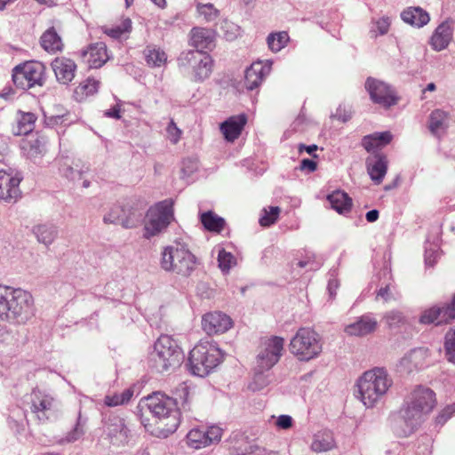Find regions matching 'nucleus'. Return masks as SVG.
Listing matches in <instances>:
<instances>
[{
	"instance_id": "ddd939ff",
	"label": "nucleus",
	"mask_w": 455,
	"mask_h": 455,
	"mask_svg": "<svg viewBox=\"0 0 455 455\" xmlns=\"http://www.w3.org/2000/svg\"><path fill=\"white\" fill-rule=\"evenodd\" d=\"M283 345L284 339L278 336L263 339L256 358L257 367L269 371L282 356Z\"/></svg>"
},
{
	"instance_id": "a878e982",
	"label": "nucleus",
	"mask_w": 455,
	"mask_h": 455,
	"mask_svg": "<svg viewBox=\"0 0 455 455\" xmlns=\"http://www.w3.org/2000/svg\"><path fill=\"white\" fill-rule=\"evenodd\" d=\"M247 122L244 115L229 117L220 125V131L228 141H234L237 139Z\"/></svg>"
},
{
	"instance_id": "0eeeda50",
	"label": "nucleus",
	"mask_w": 455,
	"mask_h": 455,
	"mask_svg": "<svg viewBox=\"0 0 455 455\" xmlns=\"http://www.w3.org/2000/svg\"><path fill=\"white\" fill-rule=\"evenodd\" d=\"M289 348L299 360L309 361L317 357L323 350L321 337L311 328H299L291 339Z\"/></svg>"
},
{
	"instance_id": "c756f323",
	"label": "nucleus",
	"mask_w": 455,
	"mask_h": 455,
	"mask_svg": "<svg viewBox=\"0 0 455 455\" xmlns=\"http://www.w3.org/2000/svg\"><path fill=\"white\" fill-rule=\"evenodd\" d=\"M449 126V114L441 109L432 111L429 116L428 129L436 137L442 136Z\"/></svg>"
},
{
	"instance_id": "a18cd8bd",
	"label": "nucleus",
	"mask_w": 455,
	"mask_h": 455,
	"mask_svg": "<svg viewBox=\"0 0 455 455\" xmlns=\"http://www.w3.org/2000/svg\"><path fill=\"white\" fill-rule=\"evenodd\" d=\"M124 204L112 205L103 216V223L106 225H121L123 220Z\"/></svg>"
},
{
	"instance_id": "603ef678",
	"label": "nucleus",
	"mask_w": 455,
	"mask_h": 455,
	"mask_svg": "<svg viewBox=\"0 0 455 455\" xmlns=\"http://www.w3.org/2000/svg\"><path fill=\"white\" fill-rule=\"evenodd\" d=\"M219 267L223 272H228L229 269L236 264L235 258L231 252L221 249L218 253Z\"/></svg>"
},
{
	"instance_id": "37998d69",
	"label": "nucleus",
	"mask_w": 455,
	"mask_h": 455,
	"mask_svg": "<svg viewBox=\"0 0 455 455\" xmlns=\"http://www.w3.org/2000/svg\"><path fill=\"white\" fill-rule=\"evenodd\" d=\"M204 227L212 232H220L223 229L225 220L212 212H207L201 215Z\"/></svg>"
},
{
	"instance_id": "7c9ffc66",
	"label": "nucleus",
	"mask_w": 455,
	"mask_h": 455,
	"mask_svg": "<svg viewBox=\"0 0 455 455\" xmlns=\"http://www.w3.org/2000/svg\"><path fill=\"white\" fill-rule=\"evenodd\" d=\"M36 116L31 112L18 111L16 124L12 127V133L16 136L27 135L35 128Z\"/></svg>"
},
{
	"instance_id": "864d4df0",
	"label": "nucleus",
	"mask_w": 455,
	"mask_h": 455,
	"mask_svg": "<svg viewBox=\"0 0 455 455\" xmlns=\"http://www.w3.org/2000/svg\"><path fill=\"white\" fill-rule=\"evenodd\" d=\"M390 27V20L388 17H382L379 20H377L373 23V27L371 28L370 33L371 34V36L377 37L379 36L386 35Z\"/></svg>"
},
{
	"instance_id": "72a5a7b5",
	"label": "nucleus",
	"mask_w": 455,
	"mask_h": 455,
	"mask_svg": "<svg viewBox=\"0 0 455 455\" xmlns=\"http://www.w3.org/2000/svg\"><path fill=\"white\" fill-rule=\"evenodd\" d=\"M392 138L390 132H374L364 136L362 144L368 152H371L389 144Z\"/></svg>"
},
{
	"instance_id": "c9c22d12",
	"label": "nucleus",
	"mask_w": 455,
	"mask_h": 455,
	"mask_svg": "<svg viewBox=\"0 0 455 455\" xmlns=\"http://www.w3.org/2000/svg\"><path fill=\"white\" fill-rule=\"evenodd\" d=\"M42 47L48 52L55 53L63 48V43L54 28H48L40 39Z\"/></svg>"
},
{
	"instance_id": "052dcab7",
	"label": "nucleus",
	"mask_w": 455,
	"mask_h": 455,
	"mask_svg": "<svg viewBox=\"0 0 455 455\" xmlns=\"http://www.w3.org/2000/svg\"><path fill=\"white\" fill-rule=\"evenodd\" d=\"M66 112L58 113L56 115L45 116V123L47 125L54 126L62 124L66 121Z\"/></svg>"
},
{
	"instance_id": "13d9d810",
	"label": "nucleus",
	"mask_w": 455,
	"mask_h": 455,
	"mask_svg": "<svg viewBox=\"0 0 455 455\" xmlns=\"http://www.w3.org/2000/svg\"><path fill=\"white\" fill-rule=\"evenodd\" d=\"M167 137L172 144L178 143L180 139L181 131L177 127L173 120H171L166 128Z\"/></svg>"
},
{
	"instance_id": "6e6d98bb",
	"label": "nucleus",
	"mask_w": 455,
	"mask_h": 455,
	"mask_svg": "<svg viewBox=\"0 0 455 455\" xmlns=\"http://www.w3.org/2000/svg\"><path fill=\"white\" fill-rule=\"evenodd\" d=\"M84 434V425L81 423L80 419L77 420L74 429L68 433L66 437L60 443H74L81 438Z\"/></svg>"
},
{
	"instance_id": "ea45409f",
	"label": "nucleus",
	"mask_w": 455,
	"mask_h": 455,
	"mask_svg": "<svg viewBox=\"0 0 455 455\" xmlns=\"http://www.w3.org/2000/svg\"><path fill=\"white\" fill-rule=\"evenodd\" d=\"M230 450L234 455H247L251 452L247 437L241 433H235L230 437Z\"/></svg>"
},
{
	"instance_id": "c03bdc74",
	"label": "nucleus",
	"mask_w": 455,
	"mask_h": 455,
	"mask_svg": "<svg viewBox=\"0 0 455 455\" xmlns=\"http://www.w3.org/2000/svg\"><path fill=\"white\" fill-rule=\"evenodd\" d=\"M266 371H267L255 367L253 379L248 386L250 390L253 392L260 391L270 383V374L266 373Z\"/></svg>"
},
{
	"instance_id": "473e14b6",
	"label": "nucleus",
	"mask_w": 455,
	"mask_h": 455,
	"mask_svg": "<svg viewBox=\"0 0 455 455\" xmlns=\"http://www.w3.org/2000/svg\"><path fill=\"white\" fill-rule=\"evenodd\" d=\"M191 44L197 50L204 52V50L211 49L213 46L212 33L203 28H196L191 30Z\"/></svg>"
},
{
	"instance_id": "dca6fc26",
	"label": "nucleus",
	"mask_w": 455,
	"mask_h": 455,
	"mask_svg": "<svg viewBox=\"0 0 455 455\" xmlns=\"http://www.w3.org/2000/svg\"><path fill=\"white\" fill-rule=\"evenodd\" d=\"M455 319V296L450 304L443 306H435L424 311L420 316V323L428 324L435 323L436 325L448 323Z\"/></svg>"
},
{
	"instance_id": "e433bc0d",
	"label": "nucleus",
	"mask_w": 455,
	"mask_h": 455,
	"mask_svg": "<svg viewBox=\"0 0 455 455\" xmlns=\"http://www.w3.org/2000/svg\"><path fill=\"white\" fill-rule=\"evenodd\" d=\"M32 231L37 241L46 246L52 244L58 235L57 228L52 224H38Z\"/></svg>"
},
{
	"instance_id": "f704fd0d",
	"label": "nucleus",
	"mask_w": 455,
	"mask_h": 455,
	"mask_svg": "<svg viewBox=\"0 0 455 455\" xmlns=\"http://www.w3.org/2000/svg\"><path fill=\"white\" fill-rule=\"evenodd\" d=\"M335 447L333 435L330 431H319L315 434L311 449L315 452H325Z\"/></svg>"
},
{
	"instance_id": "79ce46f5",
	"label": "nucleus",
	"mask_w": 455,
	"mask_h": 455,
	"mask_svg": "<svg viewBox=\"0 0 455 455\" xmlns=\"http://www.w3.org/2000/svg\"><path fill=\"white\" fill-rule=\"evenodd\" d=\"M147 63L152 67H161L167 60L166 53L156 46H148L144 51Z\"/></svg>"
},
{
	"instance_id": "69168bd1",
	"label": "nucleus",
	"mask_w": 455,
	"mask_h": 455,
	"mask_svg": "<svg viewBox=\"0 0 455 455\" xmlns=\"http://www.w3.org/2000/svg\"><path fill=\"white\" fill-rule=\"evenodd\" d=\"M317 164L315 161L310 159H303L300 163L299 169L301 171H308L310 172H315L316 170Z\"/></svg>"
},
{
	"instance_id": "4be33fe9",
	"label": "nucleus",
	"mask_w": 455,
	"mask_h": 455,
	"mask_svg": "<svg viewBox=\"0 0 455 455\" xmlns=\"http://www.w3.org/2000/svg\"><path fill=\"white\" fill-rule=\"evenodd\" d=\"M82 58L90 68H101L109 60L106 44L98 42L90 44L86 50L82 52Z\"/></svg>"
},
{
	"instance_id": "0e129e2a",
	"label": "nucleus",
	"mask_w": 455,
	"mask_h": 455,
	"mask_svg": "<svg viewBox=\"0 0 455 455\" xmlns=\"http://www.w3.org/2000/svg\"><path fill=\"white\" fill-rule=\"evenodd\" d=\"M10 339L11 333L9 330L5 326L0 324V348L8 345Z\"/></svg>"
},
{
	"instance_id": "bb28decb",
	"label": "nucleus",
	"mask_w": 455,
	"mask_h": 455,
	"mask_svg": "<svg viewBox=\"0 0 455 455\" xmlns=\"http://www.w3.org/2000/svg\"><path fill=\"white\" fill-rule=\"evenodd\" d=\"M452 27L449 21L442 22L431 36L430 44L434 50L445 49L452 39Z\"/></svg>"
},
{
	"instance_id": "1a4fd4ad",
	"label": "nucleus",
	"mask_w": 455,
	"mask_h": 455,
	"mask_svg": "<svg viewBox=\"0 0 455 455\" xmlns=\"http://www.w3.org/2000/svg\"><path fill=\"white\" fill-rule=\"evenodd\" d=\"M173 218L172 205L168 201L156 204L148 210L145 222L144 236L150 238L161 233Z\"/></svg>"
},
{
	"instance_id": "09e8293b",
	"label": "nucleus",
	"mask_w": 455,
	"mask_h": 455,
	"mask_svg": "<svg viewBox=\"0 0 455 455\" xmlns=\"http://www.w3.org/2000/svg\"><path fill=\"white\" fill-rule=\"evenodd\" d=\"M196 11L200 17L206 22H212L218 19L220 12L214 7L212 4H196Z\"/></svg>"
},
{
	"instance_id": "412c9836",
	"label": "nucleus",
	"mask_w": 455,
	"mask_h": 455,
	"mask_svg": "<svg viewBox=\"0 0 455 455\" xmlns=\"http://www.w3.org/2000/svg\"><path fill=\"white\" fill-rule=\"evenodd\" d=\"M186 59L188 62H194L196 79L203 81L210 76L212 71V60L210 55L201 52H188Z\"/></svg>"
},
{
	"instance_id": "bf43d9fd",
	"label": "nucleus",
	"mask_w": 455,
	"mask_h": 455,
	"mask_svg": "<svg viewBox=\"0 0 455 455\" xmlns=\"http://www.w3.org/2000/svg\"><path fill=\"white\" fill-rule=\"evenodd\" d=\"M275 426L278 429L287 430L292 427L293 419L290 415H280L276 418Z\"/></svg>"
},
{
	"instance_id": "423d86ee",
	"label": "nucleus",
	"mask_w": 455,
	"mask_h": 455,
	"mask_svg": "<svg viewBox=\"0 0 455 455\" xmlns=\"http://www.w3.org/2000/svg\"><path fill=\"white\" fill-rule=\"evenodd\" d=\"M183 353L177 342L168 335H162L156 341L150 360L158 372H166L180 365Z\"/></svg>"
},
{
	"instance_id": "f257e3e1",
	"label": "nucleus",
	"mask_w": 455,
	"mask_h": 455,
	"mask_svg": "<svg viewBox=\"0 0 455 455\" xmlns=\"http://www.w3.org/2000/svg\"><path fill=\"white\" fill-rule=\"evenodd\" d=\"M435 403L433 390L423 386L415 387L399 412L395 427L396 434L400 436L411 435L420 424L423 416L432 411Z\"/></svg>"
},
{
	"instance_id": "39448f33",
	"label": "nucleus",
	"mask_w": 455,
	"mask_h": 455,
	"mask_svg": "<svg viewBox=\"0 0 455 455\" xmlns=\"http://www.w3.org/2000/svg\"><path fill=\"white\" fill-rule=\"evenodd\" d=\"M197 260L189 249L181 243L166 246L161 253L160 265L166 272L188 276L196 269Z\"/></svg>"
},
{
	"instance_id": "5701e85b",
	"label": "nucleus",
	"mask_w": 455,
	"mask_h": 455,
	"mask_svg": "<svg viewBox=\"0 0 455 455\" xmlns=\"http://www.w3.org/2000/svg\"><path fill=\"white\" fill-rule=\"evenodd\" d=\"M56 79L62 84H68L76 76V64L69 58L57 57L52 62Z\"/></svg>"
},
{
	"instance_id": "6ab92c4d",
	"label": "nucleus",
	"mask_w": 455,
	"mask_h": 455,
	"mask_svg": "<svg viewBox=\"0 0 455 455\" xmlns=\"http://www.w3.org/2000/svg\"><path fill=\"white\" fill-rule=\"evenodd\" d=\"M379 323L376 318L371 315H363L355 322L344 328V332L348 336L365 337L376 331Z\"/></svg>"
},
{
	"instance_id": "58836bf2",
	"label": "nucleus",
	"mask_w": 455,
	"mask_h": 455,
	"mask_svg": "<svg viewBox=\"0 0 455 455\" xmlns=\"http://www.w3.org/2000/svg\"><path fill=\"white\" fill-rule=\"evenodd\" d=\"M331 207L339 213H346L351 210L352 199L343 191H335L328 196Z\"/></svg>"
},
{
	"instance_id": "6e6552de",
	"label": "nucleus",
	"mask_w": 455,
	"mask_h": 455,
	"mask_svg": "<svg viewBox=\"0 0 455 455\" xmlns=\"http://www.w3.org/2000/svg\"><path fill=\"white\" fill-rule=\"evenodd\" d=\"M220 357L221 352L218 347L209 343H200L189 353V371L196 376H206L220 363Z\"/></svg>"
},
{
	"instance_id": "20e7f679",
	"label": "nucleus",
	"mask_w": 455,
	"mask_h": 455,
	"mask_svg": "<svg viewBox=\"0 0 455 455\" xmlns=\"http://www.w3.org/2000/svg\"><path fill=\"white\" fill-rule=\"evenodd\" d=\"M139 406L142 411H148L153 417L163 421L167 431L174 432L180 423L176 400L161 392H155L142 398Z\"/></svg>"
},
{
	"instance_id": "aec40b11",
	"label": "nucleus",
	"mask_w": 455,
	"mask_h": 455,
	"mask_svg": "<svg viewBox=\"0 0 455 455\" xmlns=\"http://www.w3.org/2000/svg\"><path fill=\"white\" fill-rule=\"evenodd\" d=\"M365 164L367 172L374 184H381L388 167L387 156L381 153L373 154L366 158Z\"/></svg>"
},
{
	"instance_id": "9d476101",
	"label": "nucleus",
	"mask_w": 455,
	"mask_h": 455,
	"mask_svg": "<svg viewBox=\"0 0 455 455\" xmlns=\"http://www.w3.org/2000/svg\"><path fill=\"white\" fill-rule=\"evenodd\" d=\"M45 68L39 61H28L13 68L12 81L16 87L28 90L44 82Z\"/></svg>"
},
{
	"instance_id": "9b49d317",
	"label": "nucleus",
	"mask_w": 455,
	"mask_h": 455,
	"mask_svg": "<svg viewBox=\"0 0 455 455\" xmlns=\"http://www.w3.org/2000/svg\"><path fill=\"white\" fill-rule=\"evenodd\" d=\"M103 435L108 443L116 448L128 445L132 436L129 424L118 415H110L105 419Z\"/></svg>"
},
{
	"instance_id": "a211bd4d",
	"label": "nucleus",
	"mask_w": 455,
	"mask_h": 455,
	"mask_svg": "<svg viewBox=\"0 0 455 455\" xmlns=\"http://www.w3.org/2000/svg\"><path fill=\"white\" fill-rule=\"evenodd\" d=\"M202 326L209 335L223 333L231 328L232 320L221 312L208 313L203 316Z\"/></svg>"
},
{
	"instance_id": "49530a36",
	"label": "nucleus",
	"mask_w": 455,
	"mask_h": 455,
	"mask_svg": "<svg viewBox=\"0 0 455 455\" xmlns=\"http://www.w3.org/2000/svg\"><path fill=\"white\" fill-rule=\"evenodd\" d=\"M133 395V391L131 389H125L121 394H114L106 395L104 398V403L109 407H115L127 403Z\"/></svg>"
},
{
	"instance_id": "680f3d73",
	"label": "nucleus",
	"mask_w": 455,
	"mask_h": 455,
	"mask_svg": "<svg viewBox=\"0 0 455 455\" xmlns=\"http://www.w3.org/2000/svg\"><path fill=\"white\" fill-rule=\"evenodd\" d=\"M455 412V403L445 407L436 418L439 424H444Z\"/></svg>"
},
{
	"instance_id": "4d7b16f0",
	"label": "nucleus",
	"mask_w": 455,
	"mask_h": 455,
	"mask_svg": "<svg viewBox=\"0 0 455 455\" xmlns=\"http://www.w3.org/2000/svg\"><path fill=\"white\" fill-rule=\"evenodd\" d=\"M384 320L390 328H393L403 323L404 317L401 312L392 310L385 314Z\"/></svg>"
},
{
	"instance_id": "4468645a",
	"label": "nucleus",
	"mask_w": 455,
	"mask_h": 455,
	"mask_svg": "<svg viewBox=\"0 0 455 455\" xmlns=\"http://www.w3.org/2000/svg\"><path fill=\"white\" fill-rule=\"evenodd\" d=\"M365 89L374 103L386 108L398 102L395 92L382 81L369 77L365 82Z\"/></svg>"
},
{
	"instance_id": "e2e57ef3",
	"label": "nucleus",
	"mask_w": 455,
	"mask_h": 455,
	"mask_svg": "<svg viewBox=\"0 0 455 455\" xmlns=\"http://www.w3.org/2000/svg\"><path fill=\"white\" fill-rule=\"evenodd\" d=\"M377 297L381 298L384 301H389L396 299L395 294L392 292L391 286L389 284L385 287H381L378 291Z\"/></svg>"
},
{
	"instance_id": "b1692460",
	"label": "nucleus",
	"mask_w": 455,
	"mask_h": 455,
	"mask_svg": "<svg viewBox=\"0 0 455 455\" xmlns=\"http://www.w3.org/2000/svg\"><path fill=\"white\" fill-rule=\"evenodd\" d=\"M270 64L262 61L254 62L245 70L244 84L248 90L257 88L263 79L269 74Z\"/></svg>"
},
{
	"instance_id": "f3484780",
	"label": "nucleus",
	"mask_w": 455,
	"mask_h": 455,
	"mask_svg": "<svg viewBox=\"0 0 455 455\" xmlns=\"http://www.w3.org/2000/svg\"><path fill=\"white\" fill-rule=\"evenodd\" d=\"M22 178L16 174L12 176L0 170V200L7 203L15 202L20 196V183Z\"/></svg>"
},
{
	"instance_id": "c85d7f7f",
	"label": "nucleus",
	"mask_w": 455,
	"mask_h": 455,
	"mask_svg": "<svg viewBox=\"0 0 455 455\" xmlns=\"http://www.w3.org/2000/svg\"><path fill=\"white\" fill-rule=\"evenodd\" d=\"M401 19L407 24L416 28H422L430 20L427 11L421 7H408L401 12Z\"/></svg>"
},
{
	"instance_id": "3c124183",
	"label": "nucleus",
	"mask_w": 455,
	"mask_h": 455,
	"mask_svg": "<svg viewBox=\"0 0 455 455\" xmlns=\"http://www.w3.org/2000/svg\"><path fill=\"white\" fill-rule=\"evenodd\" d=\"M132 28V21L130 19H125L120 25L111 28H104V32L112 38H119L124 33L129 32Z\"/></svg>"
},
{
	"instance_id": "2eb2a0df",
	"label": "nucleus",
	"mask_w": 455,
	"mask_h": 455,
	"mask_svg": "<svg viewBox=\"0 0 455 455\" xmlns=\"http://www.w3.org/2000/svg\"><path fill=\"white\" fill-rule=\"evenodd\" d=\"M30 403L31 411L40 421H45L55 407V399L51 394L36 387L30 394Z\"/></svg>"
},
{
	"instance_id": "f03ea898",
	"label": "nucleus",
	"mask_w": 455,
	"mask_h": 455,
	"mask_svg": "<svg viewBox=\"0 0 455 455\" xmlns=\"http://www.w3.org/2000/svg\"><path fill=\"white\" fill-rule=\"evenodd\" d=\"M34 316L32 295L22 289L0 285V320L25 324Z\"/></svg>"
},
{
	"instance_id": "de8ad7c7",
	"label": "nucleus",
	"mask_w": 455,
	"mask_h": 455,
	"mask_svg": "<svg viewBox=\"0 0 455 455\" xmlns=\"http://www.w3.org/2000/svg\"><path fill=\"white\" fill-rule=\"evenodd\" d=\"M288 40L289 36L284 31L270 34L267 38L269 49L275 52L281 51L286 45Z\"/></svg>"
},
{
	"instance_id": "393cba45",
	"label": "nucleus",
	"mask_w": 455,
	"mask_h": 455,
	"mask_svg": "<svg viewBox=\"0 0 455 455\" xmlns=\"http://www.w3.org/2000/svg\"><path fill=\"white\" fill-rule=\"evenodd\" d=\"M144 209L145 206L140 202L131 200L124 204L121 226L124 228L137 227L143 218Z\"/></svg>"
},
{
	"instance_id": "2f4dec72",
	"label": "nucleus",
	"mask_w": 455,
	"mask_h": 455,
	"mask_svg": "<svg viewBox=\"0 0 455 455\" xmlns=\"http://www.w3.org/2000/svg\"><path fill=\"white\" fill-rule=\"evenodd\" d=\"M59 172L64 178L71 181H78L83 180L84 171L79 166L78 164L73 163L68 157H61L57 161Z\"/></svg>"
},
{
	"instance_id": "cd10ccee",
	"label": "nucleus",
	"mask_w": 455,
	"mask_h": 455,
	"mask_svg": "<svg viewBox=\"0 0 455 455\" xmlns=\"http://www.w3.org/2000/svg\"><path fill=\"white\" fill-rule=\"evenodd\" d=\"M425 358L426 350L422 348L413 349L400 360L399 371L404 373H411L423 366Z\"/></svg>"
},
{
	"instance_id": "7ed1b4c3",
	"label": "nucleus",
	"mask_w": 455,
	"mask_h": 455,
	"mask_svg": "<svg viewBox=\"0 0 455 455\" xmlns=\"http://www.w3.org/2000/svg\"><path fill=\"white\" fill-rule=\"evenodd\" d=\"M393 386V379L383 367L364 371L356 380L357 398L366 408L375 407Z\"/></svg>"
},
{
	"instance_id": "338daca9",
	"label": "nucleus",
	"mask_w": 455,
	"mask_h": 455,
	"mask_svg": "<svg viewBox=\"0 0 455 455\" xmlns=\"http://www.w3.org/2000/svg\"><path fill=\"white\" fill-rule=\"evenodd\" d=\"M104 116L109 118L120 119V107L118 105L114 106L112 108L106 110Z\"/></svg>"
},
{
	"instance_id": "8fccbe9b",
	"label": "nucleus",
	"mask_w": 455,
	"mask_h": 455,
	"mask_svg": "<svg viewBox=\"0 0 455 455\" xmlns=\"http://www.w3.org/2000/svg\"><path fill=\"white\" fill-rule=\"evenodd\" d=\"M280 208L277 206H269L267 209L262 210V215L259 219V224L262 227H269L273 225L278 219Z\"/></svg>"
},
{
	"instance_id": "f8f14e48",
	"label": "nucleus",
	"mask_w": 455,
	"mask_h": 455,
	"mask_svg": "<svg viewBox=\"0 0 455 455\" xmlns=\"http://www.w3.org/2000/svg\"><path fill=\"white\" fill-rule=\"evenodd\" d=\"M222 435L223 429L217 425L209 426L205 429L196 427L188 432L185 443L188 448L200 450L219 443Z\"/></svg>"
},
{
	"instance_id": "a19ab883",
	"label": "nucleus",
	"mask_w": 455,
	"mask_h": 455,
	"mask_svg": "<svg viewBox=\"0 0 455 455\" xmlns=\"http://www.w3.org/2000/svg\"><path fill=\"white\" fill-rule=\"evenodd\" d=\"M99 86L100 81L88 77L75 89V96L76 100H82L85 97L96 93L99 90Z\"/></svg>"
},
{
	"instance_id": "5fc2aeb1",
	"label": "nucleus",
	"mask_w": 455,
	"mask_h": 455,
	"mask_svg": "<svg viewBox=\"0 0 455 455\" xmlns=\"http://www.w3.org/2000/svg\"><path fill=\"white\" fill-rule=\"evenodd\" d=\"M444 347L448 361L455 363V330L447 332Z\"/></svg>"
},
{
	"instance_id": "4c0bfd02",
	"label": "nucleus",
	"mask_w": 455,
	"mask_h": 455,
	"mask_svg": "<svg viewBox=\"0 0 455 455\" xmlns=\"http://www.w3.org/2000/svg\"><path fill=\"white\" fill-rule=\"evenodd\" d=\"M22 149L29 158H36L46 152V140L44 137H33L23 141Z\"/></svg>"
},
{
	"instance_id": "774afa93",
	"label": "nucleus",
	"mask_w": 455,
	"mask_h": 455,
	"mask_svg": "<svg viewBox=\"0 0 455 455\" xmlns=\"http://www.w3.org/2000/svg\"><path fill=\"white\" fill-rule=\"evenodd\" d=\"M298 148L300 153L303 150H305L307 154L313 155L317 150V146L316 145L306 146L304 144H299Z\"/></svg>"
}]
</instances>
